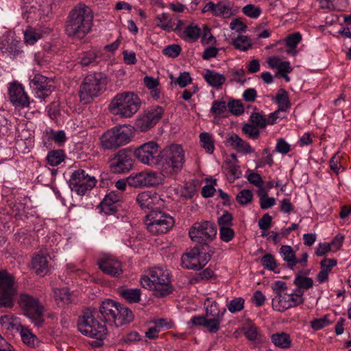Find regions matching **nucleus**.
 Returning a JSON list of instances; mask_svg holds the SVG:
<instances>
[{
    "label": "nucleus",
    "instance_id": "c03bdc74",
    "mask_svg": "<svg viewBox=\"0 0 351 351\" xmlns=\"http://www.w3.org/2000/svg\"><path fill=\"white\" fill-rule=\"evenodd\" d=\"M244 303L245 300L243 298H235L228 302L226 306L230 313H235L243 309Z\"/></svg>",
    "mask_w": 351,
    "mask_h": 351
},
{
    "label": "nucleus",
    "instance_id": "aec40b11",
    "mask_svg": "<svg viewBox=\"0 0 351 351\" xmlns=\"http://www.w3.org/2000/svg\"><path fill=\"white\" fill-rule=\"evenodd\" d=\"M136 202L142 209L156 210V206H160L162 199L156 193H152L149 191H144L136 196Z\"/></svg>",
    "mask_w": 351,
    "mask_h": 351
},
{
    "label": "nucleus",
    "instance_id": "3c124183",
    "mask_svg": "<svg viewBox=\"0 0 351 351\" xmlns=\"http://www.w3.org/2000/svg\"><path fill=\"white\" fill-rule=\"evenodd\" d=\"M243 12L245 15L255 19L261 15L262 10L259 7L248 4L243 8Z\"/></svg>",
    "mask_w": 351,
    "mask_h": 351
},
{
    "label": "nucleus",
    "instance_id": "423d86ee",
    "mask_svg": "<svg viewBox=\"0 0 351 351\" xmlns=\"http://www.w3.org/2000/svg\"><path fill=\"white\" fill-rule=\"evenodd\" d=\"M106 84V77L101 73L87 75L80 86L81 100L89 102L90 99L98 97L105 90Z\"/></svg>",
    "mask_w": 351,
    "mask_h": 351
},
{
    "label": "nucleus",
    "instance_id": "603ef678",
    "mask_svg": "<svg viewBox=\"0 0 351 351\" xmlns=\"http://www.w3.org/2000/svg\"><path fill=\"white\" fill-rule=\"evenodd\" d=\"M233 217L232 215L228 211H224L221 217L217 219V223L219 228L222 227L229 228L233 225L232 223Z\"/></svg>",
    "mask_w": 351,
    "mask_h": 351
},
{
    "label": "nucleus",
    "instance_id": "ddd939ff",
    "mask_svg": "<svg viewBox=\"0 0 351 351\" xmlns=\"http://www.w3.org/2000/svg\"><path fill=\"white\" fill-rule=\"evenodd\" d=\"M164 112V109L159 106L147 110L136 119L135 123L136 129L141 132L149 130L161 119Z\"/></svg>",
    "mask_w": 351,
    "mask_h": 351
},
{
    "label": "nucleus",
    "instance_id": "c756f323",
    "mask_svg": "<svg viewBox=\"0 0 351 351\" xmlns=\"http://www.w3.org/2000/svg\"><path fill=\"white\" fill-rule=\"evenodd\" d=\"M204 78L208 84L216 88H220L226 81V77L223 75L208 69L206 70L204 75Z\"/></svg>",
    "mask_w": 351,
    "mask_h": 351
},
{
    "label": "nucleus",
    "instance_id": "0eeeda50",
    "mask_svg": "<svg viewBox=\"0 0 351 351\" xmlns=\"http://www.w3.org/2000/svg\"><path fill=\"white\" fill-rule=\"evenodd\" d=\"M131 138L130 130L124 125H119L104 132L100 138V143L104 149H116L128 144Z\"/></svg>",
    "mask_w": 351,
    "mask_h": 351
},
{
    "label": "nucleus",
    "instance_id": "4c0bfd02",
    "mask_svg": "<svg viewBox=\"0 0 351 351\" xmlns=\"http://www.w3.org/2000/svg\"><path fill=\"white\" fill-rule=\"evenodd\" d=\"M175 191L176 194L184 199H191L193 197L196 189L193 184L186 183L184 186L176 188Z\"/></svg>",
    "mask_w": 351,
    "mask_h": 351
},
{
    "label": "nucleus",
    "instance_id": "de8ad7c7",
    "mask_svg": "<svg viewBox=\"0 0 351 351\" xmlns=\"http://www.w3.org/2000/svg\"><path fill=\"white\" fill-rule=\"evenodd\" d=\"M23 341L29 345L34 346L36 340V336L34 335L28 328L21 326L20 332Z\"/></svg>",
    "mask_w": 351,
    "mask_h": 351
},
{
    "label": "nucleus",
    "instance_id": "09e8293b",
    "mask_svg": "<svg viewBox=\"0 0 351 351\" xmlns=\"http://www.w3.org/2000/svg\"><path fill=\"white\" fill-rule=\"evenodd\" d=\"M303 294V291L300 289H296L293 293L288 294L289 295V300L291 303V308L297 306L304 302Z\"/></svg>",
    "mask_w": 351,
    "mask_h": 351
},
{
    "label": "nucleus",
    "instance_id": "79ce46f5",
    "mask_svg": "<svg viewBox=\"0 0 351 351\" xmlns=\"http://www.w3.org/2000/svg\"><path fill=\"white\" fill-rule=\"evenodd\" d=\"M232 44L237 49L245 51L251 47V43L246 36H239L232 41Z\"/></svg>",
    "mask_w": 351,
    "mask_h": 351
},
{
    "label": "nucleus",
    "instance_id": "4be33fe9",
    "mask_svg": "<svg viewBox=\"0 0 351 351\" xmlns=\"http://www.w3.org/2000/svg\"><path fill=\"white\" fill-rule=\"evenodd\" d=\"M182 265L188 269L199 270L202 269L199 258V248L193 247L182 256Z\"/></svg>",
    "mask_w": 351,
    "mask_h": 351
},
{
    "label": "nucleus",
    "instance_id": "1a4fd4ad",
    "mask_svg": "<svg viewBox=\"0 0 351 351\" xmlns=\"http://www.w3.org/2000/svg\"><path fill=\"white\" fill-rule=\"evenodd\" d=\"M16 293L17 287L14 276L5 270H0V306L12 308Z\"/></svg>",
    "mask_w": 351,
    "mask_h": 351
},
{
    "label": "nucleus",
    "instance_id": "6e6d98bb",
    "mask_svg": "<svg viewBox=\"0 0 351 351\" xmlns=\"http://www.w3.org/2000/svg\"><path fill=\"white\" fill-rule=\"evenodd\" d=\"M261 261L263 267L268 270L274 271L277 267L276 260L271 254L264 255Z\"/></svg>",
    "mask_w": 351,
    "mask_h": 351
},
{
    "label": "nucleus",
    "instance_id": "f257e3e1",
    "mask_svg": "<svg viewBox=\"0 0 351 351\" xmlns=\"http://www.w3.org/2000/svg\"><path fill=\"white\" fill-rule=\"evenodd\" d=\"M141 285L152 290L157 297H165L173 291L169 273L162 267L152 268L147 276L141 278Z\"/></svg>",
    "mask_w": 351,
    "mask_h": 351
},
{
    "label": "nucleus",
    "instance_id": "338daca9",
    "mask_svg": "<svg viewBox=\"0 0 351 351\" xmlns=\"http://www.w3.org/2000/svg\"><path fill=\"white\" fill-rule=\"evenodd\" d=\"M302 36L299 32H295L288 35L286 37L285 42L287 46L290 48H295L298 44L301 41Z\"/></svg>",
    "mask_w": 351,
    "mask_h": 351
},
{
    "label": "nucleus",
    "instance_id": "c85d7f7f",
    "mask_svg": "<svg viewBox=\"0 0 351 351\" xmlns=\"http://www.w3.org/2000/svg\"><path fill=\"white\" fill-rule=\"evenodd\" d=\"M57 304L64 306L74 302V298L67 288L56 289L53 291Z\"/></svg>",
    "mask_w": 351,
    "mask_h": 351
},
{
    "label": "nucleus",
    "instance_id": "e433bc0d",
    "mask_svg": "<svg viewBox=\"0 0 351 351\" xmlns=\"http://www.w3.org/2000/svg\"><path fill=\"white\" fill-rule=\"evenodd\" d=\"M276 102L278 105L279 108H282L285 111L291 107L288 93L282 88L278 90L276 96Z\"/></svg>",
    "mask_w": 351,
    "mask_h": 351
},
{
    "label": "nucleus",
    "instance_id": "a19ab883",
    "mask_svg": "<svg viewBox=\"0 0 351 351\" xmlns=\"http://www.w3.org/2000/svg\"><path fill=\"white\" fill-rule=\"evenodd\" d=\"M199 141L202 147L206 150L208 154H212L214 151V141L212 136L207 132L201 133Z\"/></svg>",
    "mask_w": 351,
    "mask_h": 351
},
{
    "label": "nucleus",
    "instance_id": "8fccbe9b",
    "mask_svg": "<svg viewBox=\"0 0 351 351\" xmlns=\"http://www.w3.org/2000/svg\"><path fill=\"white\" fill-rule=\"evenodd\" d=\"M227 107L228 104H226L224 101L215 100L213 102L210 112L215 117H218L226 111Z\"/></svg>",
    "mask_w": 351,
    "mask_h": 351
},
{
    "label": "nucleus",
    "instance_id": "e2e57ef3",
    "mask_svg": "<svg viewBox=\"0 0 351 351\" xmlns=\"http://www.w3.org/2000/svg\"><path fill=\"white\" fill-rule=\"evenodd\" d=\"M226 169L233 180L239 178L241 175L239 167L231 161L226 162Z\"/></svg>",
    "mask_w": 351,
    "mask_h": 351
},
{
    "label": "nucleus",
    "instance_id": "dca6fc26",
    "mask_svg": "<svg viewBox=\"0 0 351 351\" xmlns=\"http://www.w3.org/2000/svg\"><path fill=\"white\" fill-rule=\"evenodd\" d=\"M8 96L12 104L16 108H27L29 106V97L23 86L18 82L9 84Z\"/></svg>",
    "mask_w": 351,
    "mask_h": 351
},
{
    "label": "nucleus",
    "instance_id": "6ab92c4d",
    "mask_svg": "<svg viewBox=\"0 0 351 351\" xmlns=\"http://www.w3.org/2000/svg\"><path fill=\"white\" fill-rule=\"evenodd\" d=\"M118 303L112 300H106L101 304L98 311V317L99 314L104 322L108 323L110 325H114L116 319V314L118 313Z\"/></svg>",
    "mask_w": 351,
    "mask_h": 351
},
{
    "label": "nucleus",
    "instance_id": "4d7b16f0",
    "mask_svg": "<svg viewBox=\"0 0 351 351\" xmlns=\"http://www.w3.org/2000/svg\"><path fill=\"white\" fill-rule=\"evenodd\" d=\"M252 193L250 190L243 189L237 194L236 199L241 205H245L252 201Z\"/></svg>",
    "mask_w": 351,
    "mask_h": 351
},
{
    "label": "nucleus",
    "instance_id": "6e6552de",
    "mask_svg": "<svg viewBox=\"0 0 351 351\" xmlns=\"http://www.w3.org/2000/svg\"><path fill=\"white\" fill-rule=\"evenodd\" d=\"M145 224L147 230L154 234H165L174 225V219L160 210H152L145 217Z\"/></svg>",
    "mask_w": 351,
    "mask_h": 351
},
{
    "label": "nucleus",
    "instance_id": "bf43d9fd",
    "mask_svg": "<svg viewBox=\"0 0 351 351\" xmlns=\"http://www.w3.org/2000/svg\"><path fill=\"white\" fill-rule=\"evenodd\" d=\"M181 47L179 45H170L167 46L162 51L164 55L169 58H176L181 52Z\"/></svg>",
    "mask_w": 351,
    "mask_h": 351
},
{
    "label": "nucleus",
    "instance_id": "2f4dec72",
    "mask_svg": "<svg viewBox=\"0 0 351 351\" xmlns=\"http://www.w3.org/2000/svg\"><path fill=\"white\" fill-rule=\"evenodd\" d=\"M288 293L276 295L272 299V308L277 311L284 312L291 308Z\"/></svg>",
    "mask_w": 351,
    "mask_h": 351
},
{
    "label": "nucleus",
    "instance_id": "9b49d317",
    "mask_svg": "<svg viewBox=\"0 0 351 351\" xmlns=\"http://www.w3.org/2000/svg\"><path fill=\"white\" fill-rule=\"evenodd\" d=\"M134 156L143 164L153 166L159 164L160 152L155 141H149L138 147L134 152Z\"/></svg>",
    "mask_w": 351,
    "mask_h": 351
},
{
    "label": "nucleus",
    "instance_id": "39448f33",
    "mask_svg": "<svg viewBox=\"0 0 351 351\" xmlns=\"http://www.w3.org/2000/svg\"><path fill=\"white\" fill-rule=\"evenodd\" d=\"M18 304L24 315L29 318L36 326L40 327L43 325L44 308L38 298L27 293H21Z\"/></svg>",
    "mask_w": 351,
    "mask_h": 351
},
{
    "label": "nucleus",
    "instance_id": "37998d69",
    "mask_svg": "<svg viewBox=\"0 0 351 351\" xmlns=\"http://www.w3.org/2000/svg\"><path fill=\"white\" fill-rule=\"evenodd\" d=\"M242 132L250 139L256 140L260 136V130L253 124H244L242 127Z\"/></svg>",
    "mask_w": 351,
    "mask_h": 351
},
{
    "label": "nucleus",
    "instance_id": "c9c22d12",
    "mask_svg": "<svg viewBox=\"0 0 351 351\" xmlns=\"http://www.w3.org/2000/svg\"><path fill=\"white\" fill-rule=\"evenodd\" d=\"M201 30L197 25H187L183 31L180 27V34H178L183 38H189L191 40H197L200 36Z\"/></svg>",
    "mask_w": 351,
    "mask_h": 351
},
{
    "label": "nucleus",
    "instance_id": "393cba45",
    "mask_svg": "<svg viewBox=\"0 0 351 351\" xmlns=\"http://www.w3.org/2000/svg\"><path fill=\"white\" fill-rule=\"evenodd\" d=\"M142 187L155 186L161 184L164 180V176L159 172L153 171H143Z\"/></svg>",
    "mask_w": 351,
    "mask_h": 351
},
{
    "label": "nucleus",
    "instance_id": "5fc2aeb1",
    "mask_svg": "<svg viewBox=\"0 0 351 351\" xmlns=\"http://www.w3.org/2000/svg\"><path fill=\"white\" fill-rule=\"evenodd\" d=\"M250 120L253 123V125L261 128H265V126L268 124L267 119L258 112L252 113L250 117Z\"/></svg>",
    "mask_w": 351,
    "mask_h": 351
},
{
    "label": "nucleus",
    "instance_id": "052dcab7",
    "mask_svg": "<svg viewBox=\"0 0 351 351\" xmlns=\"http://www.w3.org/2000/svg\"><path fill=\"white\" fill-rule=\"evenodd\" d=\"M143 171L133 173L128 178V184L135 188L142 187Z\"/></svg>",
    "mask_w": 351,
    "mask_h": 351
},
{
    "label": "nucleus",
    "instance_id": "49530a36",
    "mask_svg": "<svg viewBox=\"0 0 351 351\" xmlns=\"http://www.w3.org/2000/svg\"><path fill=\"white\" fill-rule=\"evenodd\" d=\"M223 319L206 317L204 327L211 333H216L220 328Z\"/></svg>",
    "mask_w": 351,
    "mask_h": 351
},
{
    "label": "nucleus",
    "instance_id": "4468645a",
    "mask_svg": "<svg viewBox=\"0 0 351 351\" xmlns=\"http://www.w3.org/2000/svg\"><path fill=\"white\" fill-rule=\"evenodd\" d=\"M29 86L35 96L43 99L49 97L54 90L53 80L38 73L30 79Z\"/></svg>",
    "mask_w": 351,
    "mask_h": 351
},
{
    "label": "nucleus",
    "instance_id": "0e129e2a",
    "mask_svg": "<svg viewBox=\"0 0 351 351\" xmlns=\"http://www.w3.org/2000/svg\"><path fill=\"white\" fill-rule=\"evenodd\" d=\"M229 111L234 115H240L244 112L243 104L239 100H232L228 103Z\"/></svg>",
    "mask_w": 351,
    "mask_h": 351
},
{
    "label": "nucleus",
    "instance_id": "9d476101",
    "mask_svg": "<svg viewBox=\"0 0 351 351\" xmlns=\"http://www.w3.org/2000/svg\"><path fill=\"white\" fill-rule=\"evenodd\" d=\"M191 239L198 243H206L212 241L217 234L215 224L210 221L195 222L189 232Z\"/></svg>",
    "mask_w": 351,
    "mask_h": 351
},
{
    "label": "nucleus",
    "instance_id": "f8f14e48",
    "mask_svg": "<svg viewBox=\"0 0 351 351\" xmlns=\"http://www.w3.org/2000/svg\"><path fill=\"white\" fill-rule=\"evenodd\" d=\"M96 182L95 177L89 176L83 169H79L73 173L69 186L77 195H84L95 186Z\"/></svg>",
    "mask_w": 351,
    "mask_h": 351
},
{
    "label": "nucleus",
    "instance_id": "bb28decb",
    "mask_svg": "<svg viewBox=\"0 0 351 351\" xmlns=\"http://www.w3.org/2000/svg\"><path fill=\"white\" fill-rule=\"evenodd\" d=\"M204 305L206 306L205 315L206 317L223 319L226 310V308L220 310L219 304L216 301H213L208 298L204 302Z\"/></svg>",
    "mask_w": 351,
    "mask_h": 351
},
{
    "label": "nucleus",
    "instance_id": "58836bf2",
    "mask_svg": "<svg viewBox=\"0 0 351 351\" xmlns=\"http://www.w3.org/2000/svg\"><path fill=\"white\" fill-rule=\"evenodd\" d=\"M235 12L236 10H232L228 5L219 2L216 4L215 15L226 19L234 15Z\"/></svg>",
    "mask_w": 351,
    "mask_h": 351
},
{
    "label": "nucleus",
    "instance_id": "f704fd0d",
    "mask_svg": "<svg viewBox=\"0 0 351 351\" xmlns=\"http://www.w3.org/2000/svg\"><path fill=\"white\" fill-rule=\"evenodd\" d=\"M119 293L130 303H136L141 300V291L139 289H123Z\"/></svg>",
    "mask_w": 351,
    "mask_h": 351
},
{
    "label": "nucleus",
    "instance_id": "f3484780",
    "mask_svg": "<svg viewBox=\"0 0 351 351\" xmlns=\"http://www.w3.org/2000/svg\"><path fill=\"white\" fill-rule=\"evenodd\" d=\"M99 269L106 274L113 277H119L123 274L121 262L111 256H105L97 263Z\"/></svg>",
    "mask_w": 351,
    "mask_h": 351
},
{
    "label": "nucleus",
    "instance_id": "5701e85b",
    "mask_svg": "<svg viewBox=\"0 0 351 351\" xmlns=\"http://www.w3.org/2000/svg\"><path fill=\"white\" fill-rule=\"evenodd\" d=\"M227 145L243 154H252L254 151L248 142L236 134H232L228 137Z\"/></svg>",
    "mask_w": 351,
    "mask_h": 351
},
{
    "label": "nucleus",
    "instance_id": "7c9ffc66",
    "mask_svg": "<svg viewBox=\"0 0 351 351\" xmlns=\"http://www.w3.org/2000/svg\"><path fill=\"white\" fill-rule=\"evenodd\" d=\"M274 344L280 348L287 349L291 346V339L288 333L281 332L273 334L271 336Z\"/></svg>",
    "mask_w": 351,
    "mask_h": 351
},
{
    "label": "nucleus",
    "instance_id": "ea45409f",
    "mask_svg": "<svg viewBox=\"0 0 351 351\" xmlns=\"http://www.w3.org/2000/svg\"><path fill=\"white\" fill-rule=\"evenodd\" d=\"M41 36L42 32L32 27H28L24 32L25 41L29 45H34Z\"/></svg>",
    "mask_w": 351,
    "mask_h": 351
},
{
    "label": "nucleus",
    "instance_id": "a18cd8bd",
    "mask_svg": "<svg viewBox=\"0 0 351 351\" xmlns=\"http://www.w3.org/2000/svg\"><path fill=\"white\" fill-rule=\"evenodd\" d=\"M17 44L14 40L5 38L0 41V49L3 53H14L16 51Z\"/></svg>",
    "mask_w": 351,
    "mask_h": 351
},
{
    "label": "nucleus",
    "instance_id": "cd10ccee",
    "mask_svg": "<svg viewBox=\"0 0 351 351\" xmlns=\"http://www.w3.org/2000/svg\"><path fill=\"white\" fill-rule=\"evenodd\" d=\"M118 313L116 315V319L114 326L118 327L122 326L125 323L132 322L134 319V315L130 309L118 303Z\"/></svg>",
    "mask_w": 351,
    "mask_h": 351
},
{
    "label": "nucleus",
    "instance_id": "864d4df0",
    "mask_svg": "<svg viewBox=\"0 0 351 351\" xmlns=\"http://www.w3.org/2000/svg\"><path fill=\"white\" fill-rule=\"evenodd\" d=\"M294 284L298 287L297 289H308L313 286V281L311 278L298 276L295 278Z\"/></svg>",
    "mask_w": 351,
    "mask_h": 351
},
{
    "label": "nucleus",
    "instance_id": "412c9836",
    "mask_svg": "<svg viewBox=\"0 0 351 351\" xmlns=\"http://www.w3.org/2000/svg\"><path fill=\"white\" fill-rule=\"evenodd\" d=\"M121 197V193L115 191H111L107 194L99 204L101 211L106 215L114 214L117 210V204Z\"/></svg>",
    "mask_w": 351,
    "mask_h": 351
},
{
    "label": "nucleus",
    "instance_id": "2eb2a0df",
    "mask_svg": "<svg viewBox=\"0 0 351 351\" xmlns=\"http://www.w3.org/2000/svg\"><path fill=\"white\" fill-rule=\"evenodd\" d=\"M133 167L131 152L125 149L119 150L110 160V170L114 173L128 172Z\"/></svg>",
    "mask_w": 351,
    "mask_h": 351
},
{
    "label": "nucleus",
    "instance_id": "473e14b6",
    "mask_svg": "<svg viewBox=\"0 0 351 351\" xmlns=\"http://www.w3.org/2000/svg\"><path fill=\"white\" fill-rule=\"evenodd\" d=\"M280 253L282 255L283 260L287 263V265L293 269L298 263V259L293 249L289 245H282L280 247Z\"/></svg>",
    "mask_w": 351,
    "mask_h": 351
},
{
    "label": "nucleus",
    "instance_id": "a211bd4d",
    "mask_svg": "<svg viewBox=\"0 0 351 351\" xmlns=\"http://www.w3.org/2000/svg\"><path fill=\"white\" fill-rule=\"evenodd\" d=\"M69 17L71 22H92L93 13L90 7L80 3L71 10Z\"/></svg>",
    "mask_w": 351,
    "mask_h": 351
},
{
    "label": "nucleus",
    "instance_id": "7ed1b4c3",
    "mask_svg": "<svg viewBox=\"0 0 351 351\" xmlns=\"http://www.w3.org/2000/svg\"><path fill=\"white\" fill-rule=\"evenodd\" d=\"M141 100L132 92L117 94L108 105V110L114 114L123 118L132 117L139 109Z\"/></svg>",
    "mask_w": 351,
    "mask_h": 351
},
{
    "label": "nucleus",
    "instance_id": "680f3d73",
    "mask_svg": "<svg viewBox=\"0 0 351 351\" xmlns=\"http://www.w3.org/2000/svg\"><path fill=\"white\" fill-rule=\"evenodd\" d=\"M341 20H343V22H351V14L347 16L333 12L326 18V22H339Z\"/></svg>",
    "mask_w": 351,
    "mask_h": 351
},
{
    "label": "nucleus",
    "instance_id": "69168bd1",
    "mask_svg": "<svg viewBox=\"0 0 351 351\" xmlns=\"http://www.w3.org/2000/svg\"><path fill=\"white\" fill-rule=\"evenodd\" d=\"M97 54L92 51L84 52L82 54L80 58V63L84 66H88L89 64L94 62L96 60Z\"/></svg>",
    "mask_w": 351,
    "mask_h": 351
},
{
    "label": "nucleus",
    "instance_id": "b1692460",
    "mask_svg": "<svg viewBox=\"0 0 351 351\" xmlns=\"http://www.w3.org/2000/svg\"><path fill=\"white\" fill-rule=\"evenodd\" d=\"M90 29V23H67L65 27L66 34L70 37L83 38Z\"/></svg>",
    "mask_w": 351,
    "mask_h": 351
},
{
    "label": "nucleus",
    "instance_id": "13d9d810",
    "mask_svg": "<svg viewBox=\"0 0 351 351\" xmlns=\"http://www.w3.org/2000/svg\"><path fill=\"white\" fill-rule=\"evenodd\" d=\"M234 230L232 228H231V227H222L219 228V237L221 240L223 241V242H230L234 237Z\"/></svg>",
    "mask_w": 351,
    "mask_h": 351
},
{
    "label": "nucleus",
    "instance_id": "a878e982",
    "mask_svg": "<svg viewBox=\"0 0 351 351\" xmlns=\"http://www.w3.org/2000/svg\"><path fill=\"white\" fill-rule=\"evenodd\" d=\"M32 267L38 275L45 276L49 271L47 257L43 254H36L32 260Z\"/></svg>",
    "mask_w": 351,
    "mask_h": 351
},
{
    "label": "nucleus",
    "instance_id": "774afa93",
    "mask_svg": "<svg viewBox=\"0 0 351 351\" xmlns=\"http://www.w3.org/2000/svg\"><path fill=\"white\" fill-rule=\"evenodd\" d=\"M275 149L278 153L287 154L291 150L290 145L284 138H280L277 140Z\"/></svg>",
    "mask_w": 351,
    "mask_h": 351
},
{
    "label": "nucleus",
    "instance_id": "72a5a7b5",
    "mask_svg": "<svg viewBox=\"0 0 351 351\" xmlns=\"http://www.w3.org/2000/svg\"><path fill=\"white\" fill-rule=\"evenodd\" d=\"M65 157L66 156L64 150H51L48 152L47 156V163L51 167L58 166L64 160Z\"/></svg>",
    "mask_w": 351,
    "mask_h": 351
},
{
    "label": "nucleus",
    "instance_id": "20e7f679",
    "mask_svg": "<svg viewBox=\"0 0 351 351\" xmlns=\"http://www.w3.org/2000/svg\"><path fill=\"white\" fill-rule=\"evenodd\" d=\"M184 161V153L179 145H171L160 152L159 163L167 173H178L182 169Z\"/></svg>",
    "mask_w": 351,
    "mask_h": 351
},
{
    "label": "nucleus",
    "instance_id": "f03ea898",
    "mask_svg": "<svg viewBox=\"0 0 351 351\" xmlns=\"http://www.w3.org/2000/svg\"><path fill=\"white\" fill-rule=\"evenodd\" d=\"M97 317L98 311L96 309H84L78 317L77 328L85 336L102 340L107 335V328L105 324H101L97 319Z\"/></svg>",
    "mask_w": 351,
    "mask_h": 351
}]
</instances>
